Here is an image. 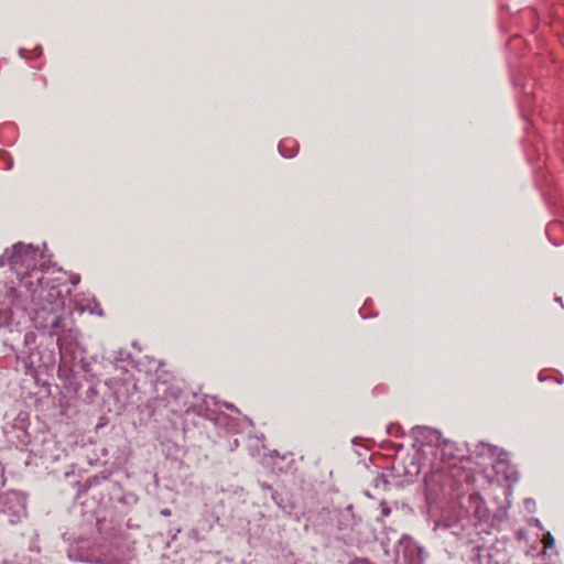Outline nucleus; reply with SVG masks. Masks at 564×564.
Returning <instances> with one entry per match:
<instances>
[{"instance_id": "dca6fc26", "label": "nucleus", "mask_w": 564, "mask_h": 564, "mask_svg": "<svg viewBox=\"0 0 564 564\" xmlns=\"http://www.w3.org/2000/svg\"><path fill=\"white\" fill-rule=\"evenodd\" d=\"M226 408L232 410L234 405L232 404H226Z\"/></svg>"}, {"instance_id": "9b49d317", "label": "nucleus", "mask_w": 564, "mask_h": 564, "mask_svg": "<svg viewBox=\"0 0 564 564\" xmlns=\"http://www.w3.org/2000/svg\"><path fill=\"white\" fill-rule=\"evenodd\" d=\"M422 431H427V427L425 426H415L412 429V434L416 435L417 433H421Z\"/></svg>"}, {"instance_id": "20e7f679", "label": "nucleus", "mask_w": 564, "mask_h": 564, "mask_svg": "<svg viewBox=\"0 0 564 564\" xmlns=\"http://www.w3.org/2000/svg\"><path fill=\"white\" fill-rule=\"evenodd\" d=\"M19 312L13 311L12 307H0V328L20 325Z\"/></svg>"}, {"instance_id": "9d476101", "label": "nucleus", "mask_w": 564, "mask_h": 564, "mask_svg": "<svg viewBox=\"0 0 564 564\" xmlns=\"http://www.w3.org/2000/svg\"><path fill=\"white\" fill-rule=\"evenodd\" d=\"M349 564H373V563H371L367 558L357 557V558L352 560Z\"/></svg>"}, {"instance_id": "f8f14e48", "label": "nucleus", "mask_w": 564, "mask_h": 564, "mask_svg": "<svg viewBox=\"0 0 564 564\" xmlns=\"http://www.w3.org/2000/svg\"><path fill=\"white\" fill-rule=\"evenodd\" d=\"M553 542H554V540H553V538L550 534H547L544 538V544H545L546 547L551 546L553 544Z\"/></svg>"}, {"instance_id": "f03ea898", "label": "nucleus", "mask_w": 564, "mask_h": 564, "mask_svg": "<svg viewBox=\"0 0 564 564\" xmlns=\"http://www.w3.org/2000/svg\"><path fill=\"white\" fill-rule=\"evenodd\" d=\"M398 552L402 554L406 564H424L425 551L417 542L403 534L398 542Z\"/></svg>"}, {"instance_id": "a211bd4d", "label": "nucleus", "mask_w": 564, "mask_h": 564, "mask_svg": "<svg viewBox=\"0 0 564 564\" xmlns=\"http://www.w3.org/2000/svg\"><path fill=\"white\" fill-rule=\"evenodd\" d=\"M78 281H79V279L77 278V279H74V281H72V283H73V284H77V283H78Z\"/></svg>"}, {"instance_id": "2eb2a0df", "label": "nucleus", "mask_w": 564, "mask_h": 564, "mask_svg": "<svg viewBox=\"0 0 564 564\" xmlns=\"http://www.w3.org/2000/svg\"><path fill=\"white\" fill-rule=\"evenodd\" d=\"M161 514L164 516V517H169V516H171V510L170 509H162L161 510Z\"/></svg>"}, {"instance_id": "ddd939ff", "label": "nucleus", "mask_w": 564, "mask_h": 564, "mask_svg": "<svg viewBox=\"0 0 564 564\" xmlns=\"http://www.w3.org/2000/svg\"><path fill=\"white\" fill-rule=\"evenodd\" d=\"M381 513L383 517H388L390 514V508L386 505H382Z\"/></svg>"}, {"instance_id": "39448f33", "label": "nucleus", "mask_w": 564, "mask_h": 564, "mask_svg": "<svg viewBox=\"0 0 564 564\" xmlns=\"http://www.w3.org/2000/svg\"><path fill=\"white\" fill-rule=\"evenodd\" d=\"M468 502L470 503L471 507L475 508L474 516L477 518H480L481 517V508L484 505L482 499L478 495H470L468 497Z\"/></svg>"}, {"instance_id": "0eeeda50", "label": "nucleus", "mask_w": 564, "mask_h": 564, "mask_svg": "<svg viewBox=\"0 0 564 564\" xmlns=\"http://www.w3.org/2000/svg\"><path fill=\"white\" fill-rule=\"evenodd\" d=\"M52 327L55 329H66V318L63 315H56L53 317Z\"/></svg>"}, {"instance_id": "6e6552de", "label": "nucleus", "mask_w": 564, "mask_h": 564, "mask_svg": "<svg viewBox=\"0 0 564 564\" xmlns=\"http://www.w3.org/2000/svg\"><path fill=\"white\" fill-rule=\"evenodd\" d=\"M373 481L376 487L382 486L383 488H387L389 486V481L387 480L384 475H378Z\"/></svg>"}, {"instance_id": "4468645a", "label": "nucleus", "mask_w": 564, "mask_h": 564, "mask_svg": "<svg viewBox=\"0 0 564 564\" xmlns=\"http://www.w3.org/2000/svg\"><path fill=\"white\" fill-rule=\"evenodd\" d=\"M279 149H280V152H281L282 156H286V158H292L293 156V154H286V153L283 152V145L282 144L279 145Z\"/></svg>"}, {"instance_id": "7ed1b4c3", "label": "nucleus", "mask_w": 564, "mask_h": 564, "mask_svg": "<svg viewBox=\"0 0 564 564\" xmlns=\"http://www.w3.org/2000/svg\"><path fill=\"white\" fill-rule=\"evenodd\" d=\"M57 347L61 355V359L66 361L67 358H74V345L70 338V335H58L57 337Z\"/></svg>"}, {"instance_id": "423d86ee", "label": "nucleus", "mask_w": 564, "mask_h": 564, "mask_svg": "<svg viewBox=\"0 0 564 564\" xmlns=\"http://www.w3.org/2000/svg\"><path fill=\"white\" fill-rule=\"evenodd\" d=\"M477 451L479 455H488V456H496L498 453V448L496 446L480 443L477 445Z\"/></svg>"}, {"instance_id": "f3484780", "label": "nucleus", "mask_w": 564, "mask_h": 564, "mask_svg": "<svg viewBox=\"0 0 564 564\" xmlns=\"http://www.w3.org/2000/svg\"><path fill=\"white\" fill-rule=\"evenodd\" d=\"M262 487H263L264 489H271V486H269V485H264V484H263V485H262Z\"/></svg>"}, {"instance_id": "1a4fd4ad", "label": "nucleus", "mask_w": 564, "mask_h": 564, "mask_svg": "<svg viewBox=\"0 0 564 564\" xmlns=\"http://www.w3.org/2000/svg\"><path fill=\"white\" fill-rule=\"evenodd\" d=\"M8 299H9V303L11 305H14L17 308H21L22 312H21V315L23 316L24 315V310L25 307L23 306V304L21 302H15L14 299H13V295H12V292L10 294H8Z\"/></svg>"}, {"instance_id": "f257e3e1", "label": "nucleus", "mask_w": 564, "mask_h": 564, "mask_svg": "<svg viewBox=\"0 0 564 564\" xmlns=\"http://www.w3.org/2000/svg\"><path fill=\"white\" fill-rule=\"evenodd\" d=\"M0 264H8L18 276H25L37 265V249L32 245L15 243L1 257Z\"/></svg>"}]
</instances>
